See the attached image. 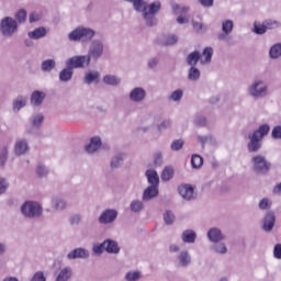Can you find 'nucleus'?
I'll use <instances>...</instances> for the list:
<instances>
[{"label":"nucleus","mask_w":281,"mask_h":281,"mask_svg":"<svg viewBox=\"0 0 281 281\" xmlns=\"http://www.w3.org/2000/svg\"><path fill=\"white\" fill-rule=\"evenodd\" d=\"M247 95L252 98V100H260L261 98H267L269 95V86L263 79H255L246 90Z\"/></svg>","instance_id":"1"},{"label":"nucleus","mask_w":281,"mask_h":281,"mask_svg":"<svg viewBox=\"0 0 281 281\" xmlns=\"http://www.w3.org/2000/svg\"><path fill=\"white\" fill-rule=\"evenodd\" d=\"M19 32V22L12 16H4L0 20V33L5 38H12Z\"/></svg>","instance_id":"2"},{"label":"nucleus","mask_w":281,"mask_h":281,"mask_svg":"<svg viewBox=\"0 0 281 281\" xmlns=\"http://www.w3.org/2000/svg\"><path fill=\"white\" fill-rule=\"evenodd\" d=\"M21 212L26 218H40L43 216V205L38 201H26L22 204Z\"/></svg>","instance_id":"3"},{"label":"nucleus","mask_w":281,"mask_h":281,"mask_svg":"<svg viewBox=\"0 0 281 281\" xmlns=\"http://www.w3.org/2000/svg\"><path fill=\"white\" fill-rule=\"evenodd\" d=\"M95 36V30L87 26H78L74 31L68 34L69 41L78 42V41H92Z\"/></svg>","instance_id":"4"},{"label":"nucleus","mask_w":281,"mask_h":281,"mask_svg":"<svg viewBox=\"0 0 281 281\" xmlns=\"http://www.w3.org/2000/svg\"><path fill=\"white\" fill-rule=\"evenodd\" d=\"M252 170L257 175H269L271 170V161L267 160V157L257 154L251 157Z\"/></svg>","instance_id":"5"},{"label":"nucleus","mask_w":281,"mask_h":281,"mask_svg":"<svg viewBox=\"0 0 281 281\" xmlns=\"http://www.w3.org/2000/svg\"><path fill=\"white\" fill-rule=\"evenodd\" d=\"M171 12L176 14L177 19L176 22L178 25H186V23H190V7L188 5H181L177 2H171Z\"/></svg>","instance_id":"6"},{"label":"nucleus","mask_w":281,"mask_h":281,"mask_svg":"<svg viewBox=\"0 0 281 281\" xmlns=\"http://www.w3.org/2000/svg\"><path fill=\"white\" fill-rule=\"evenodd\" d=\"M159 10H161L160 1H154L147 4L144 20L149 27H153V25H157V18H155V14H158Z\"/></svg>","instance_id":"7"},{"label":"nucleus","mask_w":281,"mask_h":281,"mask_svg":"<svg viewBox=\"0 0 281 281\" xmlns=\"http://www.w3.org/2000/svg\"><path fill=\"white\" fill-rule=\"evenodd\" d=\"M90 63L91 60H100L101 56H104V42L102 40H93L88 48V55H86Z\"/></svg>","instance_id":"8"},{"label":"nucleus","mask_w":281,"mask_h":281,"mask_svg":"<svg viewBox=\"0 0 281 281\" xmlns=\"http://www.w3.org/2000/svg\"><path fill=\"white\" fill-rule=\"evenodd\" d=\"M31 127L26 130L27 135H37L38 131L43 128V124L45 122V115L41 112L33 113L29 119Z\"/></svg>","instance_id":"9"},{"label":"nucleus","mask_w":281,"mask_h":281,"mask_svg":"<svg viewBox=\"0 0 281 281\" xmlns=\"http://www.w3.org/2000/svg\"><path fill=\"white\" fill-rule=\"evenodd\" d=\"M89 65H91V61L87 55L72 56L66 60V67L70 69H85V67H89Z\"/></svg>","instance_id":"10"},{"label":"nucleus","mask_w":281,"mask_h":281,"mask_svg":"<svg viewBox=\"0 0 281 281\" xmlns=\"http://www.w3.org/2000/svg\"><path fill=\"white\" fill-rule=\"evenodd\" d=\"M115 221H117V210L115 209H105L98 218L100 225H111Z\"/></svg>","instance_id":"11"},{"label":"nucleus","mask_w":281,"mask_h":281,"mask_svg":"<svg viewBox=\"0 0 281 281\" xmlns=\"http://www.w3.org/2000/svg\"><path fill=\"white\" fill-rule=\"evenodd\" d=\"M13 153L15 157H24L30 153V143L25 138H18L13 145Z\"/></svg>","instance_id":"12"},{"label":"nucleus","mask_w":281,"mask_h":281,"mask_svg":"<svg viewBox=\"0 0 281 281\" xmlns=\"http://www.w3.org/2000/svg\"><path fill=\"white\" fill-rule=\"evenodd\" d=\"M234 32V21L224 20L222 21V33L217 35L218 41H229V36Z\"/></svg>","instance_id":"13"},{"label":"nucleus","mask_w":281,"mask_h":281,"mask_svg":"<svg viewBox=\"0 0 281 281\" xmlns=\"http://www.w3.org/2000/svg\"><path fill=\"white\" fill-rule=\"evenodd\" d=\"M90 254L89 250L83 247L75 248L74 250L69 251L66 256L67 260H87Z\"/></svg>","instance_id":"14"},{"label":"nucleus","mask_w":281,"mask_h":281,"mask_svg":"<svg viewBox=\"0 0 281 281\" xmlns=\"http://www.w3.org/2000/svg\"><path fill=\"white\" fill-rule=\"evenodd\" d=\"M128 99L131 102L135 104H139V102H144L146 100V89L142 87H135L130 91Z\"/></svg>","instance_id":"15"},{"label":"nucleus","mask_w":281,"mask_h":281,"mask_svg":"<svg viewBox=\"0 0 281 281\" xmlns=\"http://www.w3.org/2000/svg\"><path fill=\"white\" fill-rule=\"evenodd\" d=\"M206 238L210 243H222L225 240V233L218 227H211L206 233Z\"/></svg>","instance_id":"16"},{"label":"nucleus","mask_w":281,"mask_h":281,"mask_svg":"<svg viewBox=\"0 0 281 281\" xmlns=\"http://www.w3.org/2000/svg\"><path fill=\"white\" fill-rule=\"evenodd\" d=\"M67 200L60 195H53L50 198V207L54 212H63L67 209Z\"/></svg>","instance_id":"17"},{"label":"nucleus","mask_w":281,"mask_h":281,"mask_svg":"<svg viewBox=\"0 0 281 281\" xmlns=\"http://www.w3.org/2000/svg\"><path fill=\"white\" fill-rule=\"evenodd\" d=\"M102 147V138L100 136H93L90 138L89 143L86 144L85 150L88 155H93V153H98Z\"/></svg>","instance_id":"18"},{"label":"nucleus","mask_w":281,"mask_h":281,"mask_svg":"<svg viewBox=\"0 0 281 281\" xmlns=\"http://www.w3.org/2000/svg\"><path fill=\"white\" fill-rule=\"evenodd\" d=\"M248 151L249 153H258L260 148H262V138L256 136V134L248 135Z\"/></svg>","instance_id":"19"},{"label":"nucleus","mask_w":281,"mask_h":281,"mask_svg":"<svg viewBox=\"0 0 281 281\" xmlns=\"http://www.w3.org/2000/svg\"><path fill=\"white\" fill-rule=\"evenodd\" d=\"M178 192L180 196L184 199V201H192L194 199V187L191 184H182L178 188Z\"/></svg>","instance_id":"20"},{"label":"nucleus","mask_w":281,"mask_h":281,"mask_svg":"<svg viewBox=\"0 0 281 281\" xmlns=\"http://www.w3.org/2000/svg\"><path fill=\"white\" fill-rule=\"evenodd\" d=\"M276 225V214L273 212H268L262 222V228L265 232H271Z\"/></svg>","instance_id":"21"},{"label":"nucleus","mask_w":281,"mask_h":281,"mask_svg":"<svg viewBox=\"0 0 281 281\" xmlns=\"http://www.w3.org/2000/svg\"><path fill=\"white\" fill-rule=\"evenodd\" d=\"M177 262L179 267H190V265H192V257L190 256V251H180L177 256Z\"/></svg>","instance_id":"22"},{"label":"nucleus","mask_w":281,"mask_h":281,"mask_svg":"<svg viewBox=\"0 0 281 281\" xmlns=\"http://www.w3.org/2000/svg\"><path fill=\"white\" fill-rule=\"evenodd\" d=\"M159 196V187L149 186L143 192V201H150L153 199H157Z\"/></svg>","instance_id":"23"},{"label":"nucleus","mask_w":281,"mask_h":281,"mask_svg":"<svg viewBox=\"0 0 281 281\" xmlns=\"http://www.w3.org/2000/svg\"><path fill=\"white\" fill-rule=\"evenodd\" d=\"M181 240L187 245H194L196 243V232L191 228L183 231L181 234Z\"/></svg>","instance_id":"24"},{"label":"nucleus","mask_w":281,"mask_h":281,"mask_svg":"<svg viewBox=\"0 0 281 281\" xmlns=\"http://www.w3.org/2000/svg\"><path fill=\"white\" fill-rule=\"evenodd\" d=\"M46 97L47 94L44 91L35 90L31 94V104L33 106H41V104H43V102L45 101Z\"/></svg>","instance_id":"25"},{"label":"nucleus","mask_w":281,"mask_h":281,"mask_svg":"<svg viewBox=\"0 0 281 281\" xmlns=\"http://www.w3.org/2000/svg\"><path fill=\"white\" fill-rule=\"evenodd\" d=\"M126 3H133V8L136 12H140L143 15V19H145L146 14V8L148 5L147 1L144 0H124Z\"/></svg>","instance_id":"26"},{"label":"nucleus","mask_w":281,"mask_h":281,"mask_svg":"<svg viewBox=\"0 0 281 281\" xmlns=\"http://www.w3.org/2000/svg\"><path fill=\"white\" fill-rule=\"evenodd\" d=\"M71 276H74V270L71 269V267H69V266L64 267L57 273L55 281H69V280H71Z\"/></svg>","instance_id":"27"},{"label":"nucleus","mask_w":281,"mask_h":281,"mask_svg":"<svg viewBox=\"0 0 281 281\" xmlns=\"http://www.w3.org/2000/svg\"><path fill=\"white\" fill-rule=\"evenodd\" d=\"M24 106H27V97L25 95H18L12 103V109L14 113H19L21 109H24Z\"/></svg>","instance_id":"28"},{"label":"nucleus","mask_w":281,"mask_h":281,"mask_svg":"<svg viewBox=\"0 0 281 281\" xmlns=\"http://www.w3.org/2000/svg\"><path fill=\"white\" fill-rule=\"evenodd\" d=\"M212 56H214V48L205 47L202 54H200L201 65H210L212 63Z\"/></svg>","instance_id":"29"},{"label":"nucleus","mask_w":281,"mask_h":281,"mask_svg":"<svg viewBox=\"0 0 281 281\" xmlns=\"http://www.w3.org/2000/svg\"><path fill=\"white\" fill-rule=\"evenodd\" d=\"M29 38H32L33 41H38L41 38H45L47 36V29L40 26L33 31H30L27 33Z\"/></svg>","instance_id":"30"},{"label":"nucleus","mask_w":281,"mask_h":281,"mask_svg":"<svg viewBox=\"0 0 281 281\" xmlns=\"http://www.w3.org/2000/svg\"><path fill=\"white\" fill-rule=\"evenodd\" d=\"M104 249L108 254H119L120 245L113 239H106L103 241Z\"/></svg>","instance_id":"31"},{"label":"nucleus","mask_w":281,"mask_h":281,"mask_svg":"<svg viewBox=\"0 0 281 281\" xmlns=\"http://www.w3.org/2000/svg\"><path fill=\"white\" fill-rule=\"evenodd\" d=\"M149 186L159 187V173L155 169H148L145 173Z\"/></svg>","instance_id":"32"},{"label":"nucleus","mask_w":281,"mask_h":281,"mask_svg":"<svg viewBox=\"0 0 281 281\" xmlns=\"http://www.w3.org/2000/svg\"><path fill=\"white\" fill-rule=\"evenodd\" d=\"M211 249L213 254H217V256H225L228 251L227 244H225L224 241L214 243Z\"/></svg>","instance_id":"33"},{"label":"nucleus","mask_w":281,"mask_h":281,"mask_svg":"<svg viewBox=\"0 0 281 281\" xmlns=\"http://www.w3.org/2000/svg\"><path fill=\"white\" fill-rule=\"evenodd\" d=\"M103 82L109 87H119V85L122 82V79H120V77L116 75H105L103 76Z\"/></svg>","instance_id":"34"},{"label":"nucleus","mask_w":281,"mask_h":281,"mask_svg":"<svg viewBox=\"0 0 281 281\" xmlns=\"http://www.w3.org/2000/svg\"><path fill=\"white\" fill-rule=\"evenodd\" d=\"M74 78V69L70 67H66L60 70L59 72V80L60 82H69Z\"/></svg>","instance_id":"35"},{"label":"nucleus","mask_w":281,"mask_h":281,"mask_svg":"<svg viewBox=\"0 0 281 281\" xmlns=\"http://www.w3.org/2000/svg\"><path fill=\"white\" fill-rule=\"evenodd\" d=\"M86 85H93V82H100V72L98 71H88L85 74L83 78Z\"/></svg>","instance_id":"36"},{"label":"nucleus","mask_w":281,"mask_h":281,"mask_svg":"<svg viewBox=\"0 0 281 281\" xmlns=\"http://www.w3.org/2000/svg\"><path fill=\"white\" fill-rule=\"evenodd\" d=\"M269 131H271V126H269V124H261L257 131H255L252 134L257 137H259V139H265V137H267V135H269Z\"/></svg>","instance_id":"37"},{"label":"nucleus","mask_w":281,"mask_h":281,"mask_svg":"<svg viewBox=\"0 0 281 281\" xmlns=\"http://www.w3.org/2000/svg\"><path fill=\"white\" fill-rule=\"evenodd\" d=\"M269 57L271 60H278L281 57V43H277L270 47Z\"/></svg>","instance_id":"38"},{"label":"nucleus","mask_w":281,"mask_h":281,"mask_svg":"<svg viewBox=\"0 0 281 281\" xmlns=\"http://www.w3.org/2000/svg\"><path fill=\"white\" fill-rule=\"evenodd\" d=\"M130 209L134 214H139V212L144 211V200H133L130 204Z\"/></svg>","instance_id":"39"},{"label":"nucleus","mask_w":281,"mask_h":281,"mask_svg":"<svg viewBox=\"0 0 281 281\" xmlns=\"http://www.w3.org/2000/svg\"><path fill=\"white\" fill-rule=\"evenodd\" d=\"M56 69V60L54 59H46L42 61V71L49 74Z\"/></svg>","instance_id":"40"},{"label":"nucleus","mask_w":281,"mask_h":281,"mask_svg":"<svg viewBox=\"0 0 281 281\" xmlns=\"http://www.w3.org/2000/svg\"><path fill=\"white\" fill-rule=\"evenodd\" d=\"M196 137H198V142H199V144H201L202 148L205 147V144H214V136H212L211 134H209V135L198 134Z\"/></svg>","instance_id":"41"},{"label":"nucleus","mask_w":281,"mask_h":281,"mask_svg":"<svg viewBox=\"0 0 281 281\" xmlns=\"http://www.w3.org/2000/svg\"><path fill=\"white\" fill-rule=\"evenodd\" d=\"M199 60H201V53H199L196 50L193 53H190L187 57V63L191 67H194V65H196V63H199Z\"/></svg>","instance_id":"42"},{"label":"nucleus","mask_w":281,"mask_h":281,"mask_svg":"<svg viewBox=\"0 0 281 281\" xmlns=\"http://www.w3.org/2000/svg\"><path fill=\"white\" fill-rule=\"evenodd\" d=\"M175 177V169L172 167H165L161 172V180L162 181H170Z\"/></svg>","instance_id":"43"},{"label":"nucleus","mask_w":281,"mask_h":281,"mask_svg":"<svg viewBox=\"0 0 281 281\" xmlns=\"http://www.w3.org/2000/svg\"><path fill=\"white\" fill-rule=\"evenodd\" d=\"M177 43H179V36H177L176 34H169L167 36H165L164 41H162V45L165 46H170V45H177Z\"/></svg>","instance_id":"44"},{"label":"nucleus","mask_w":281,"mask_h":281,"mask_svg":"<svg viewBox=\"0 0 281 281\" xmlns=\"http://www.w3.org/2000/svg\"><path fill=\"white\" fill-rule=\"evenodd\" d=\"M188 78L189 80H192L193 82H195V80H199L201 78V70H199V68L194 66H191L188 72Z\"/></svg>","instance_id":"45"},{"label":"nucleus","mask_w":281,"mask_h":281,"mask_svg":"<svg viewBox=\"0 0 281 281\" xmlns=\"http://www.w3.org/2000/svg\"><path fill=\"white\" fill-rule=\"evenodd\" d=\"M272 205H273V200H271V198H262L259 201L258 207L259 210H271Z\"/></svg>","instance_id":"46"},{"label":"nucleus","mask_w":281,"mask_h":281,"mask_svg":"<svg viewBox=\"0 0 281 281\" xmlns=\"http://www.w3.org/2000/svg\"><path fill=\"white\" fill-rule=\"evenodd\" d=\"M15 21H16L18 25L25 23V21H27V11H25V9L19 10L15 13Z\"/></svg>","instance_id":"47"},{"label":"nucleus","mask_w":281,"mask_h":281,"mask_svg":"<svg viewBox=\"0 0 281 281\" xmlns=\"http://www.w3.org/2000/svg\"><path fill=\"white\" fill-rule=\"evenodd\" d=\"M168 128H172V120L170 119L161 121L157 126L158 133H164V131H168Z\"/></svg>","instance_id":"48"},{"label":"nucleus","mask_w":281,"mask_h":281,"mask_svg":"<svg viewBox=\"0 0 281 281\" xmlns=\"http://www.w3.org/2000/svg\"><path fill=\"white\" fill-rule=\"evenodd\" d=\"M142 278L140 271H128L125 273L126 281H138Z\"/></svg>","instance_id":"49"},{"label":"nucleus","mask_w":281,"mask_h":281,"mask_svg":"<svg viewBox=\"0 0 281 281\" xmlns=\"http://www.w3.org/2000/svg\"><path fill=\"white\" fill-rule=\"evenodd\" d=\"M191 166L192 168L199 169L201 168V166H203V157H201L200 155H192L191 157Z\"/></svg>","instance_id":"50"},{"label":"nucleus","mask_w":281,"mask_h":281,"mask_svg":"<svg viewBox=\"0 0 281 281\" xmlns=\"http://www.w3.org/2000/svg\"><path fill=\"white\" fill-rule=\"evenodd\" d=\"M183 98V90L177 89L169 95V100L171 102H181V99Z\"/></svg>","instance_id":"51"},{"label":"nucleus","mask_w":281,"mask_h":281,"mask_svg":"<svg viewBox=\"0 0 281 281\" xmlns=\"http://www.w3.org/2000/svg\"><path fill=\"white\" fill-rule=\"evenodd\" d=\"M153 159H154V166L156 168L164 166V154L161 151H156L153 156Z\"/></svg>","instance_id":"52"},{"label":"nucleus","mask_w":281,"mask_h":281,"mask_svg":"<svg viewBox=\"0 0 281 281\" xmlns=\"http://www.w3.org/2000/svg\"><path fill=\"white\" fill-rule=\"evenodd\" d=\"M270 135H271V138L274 139V142H281V124L272 127Z\"/></svg>","instance_id":"53"},{"label":"nucleus","mask_w":281,"mask_h":281,"mask_svg":"<svg viewBox=\"0 0 281 281\" xmlns=\"http://www.w3.org/2000/svg\"><path fill=\"white\" fill-rule=\"evenodd\" d=\"M192 26L194 32H196L198 34H201V32H207V26L203 25L202 22L192 20Z\"/></svg>","instance_id":"54"},{"label":"nucleus","mask_w":281,"mask_h":281,"mask_svg":"<svg viewBox=\"0 0 281 281\" xmlns=\"http://www.w3.org/2000/svg\"><path fill=\"white\" fill-rule=\"evenodd\" d=\"M186 144V140L183 138L175 139L172 140L170 148L171 150L179 151L181 148H183V145Z\"/></svg>","instance_id":"55"},{"label":"nucleus","mask_w":281,"mask_h":281,"mask_svg":"<svg viewBox=\"0 0 281 281\" xmlns=\"http://www.w3.org/2000/svg\"><path fill=\"white\" fill-rule=\"evenodd\" d=\"M124 161V154H119L114 156L111 160V168H120V164Z\"/></svg>","instance_id":"56"},{"label":"nucleus","mask_w":281,"mask_h":281,"mask_svg":"<svg viewBox=\"0 0 281 281\" xmlns=\"http://www.w3.org/2000/svg\"><path fill=\"white\" fill-rule=\"evenodd\" d=\"M8 188H10V182L8 179L0 177V196L8 192Z\"/></svg>","instance_id":"57"},{"label":"nucleus","mask_w":281,"mask_h":281,"mask_svg":"<svg viewBox=\"0 0 281 281\" xmlns=\"http://www.w3.org/2000/svg\"><path fill=\"white\" fill-rule=\"evenodd\" d=\"M164 221L166 225H172L175 223V213L172 211H166L164 213Z\"/></svg>","instance_id":"58"},{"label":"nucleus","mask_w":281,"mask_h":281,"mask_svg":"<svg viewBox=\"0 0 281 281\" xmlns=\"http://www.w3.org/2000/svg\"><path fill=\"white\" fill-rule=\"evenodd\" d=\"M254 32L255 34H265L267 32V26L265 22L263 23L255 22Z\"/></svg>","instance_id":"59"},{"label":"nucleus","mask_w":281,"mask_h":281,"mask_svg":"<svg viewBox=\"0 0 281 281\" xmlns=\"http://www.w3.org/2000/svg\"><path fill=\"white\" fill-rule=\"evenodd\" d=\"M263 23L266 25V30H276L281 25L280 22L276 20H266Z\"/></svg>","instance_id":"60"},{"label":"nucleus","mask_w":281,"mask_h":281,"mask_svg":"<svg viewBox=\"0 0 281 281\" xmlns=\"http://www.w3.org/2000/svg\"><path fill=\"white\" fill-rule=\"evenodd\" d=\"M43 19V13L41 12H33L29 15L30 23H36Z\"/></svg>","instance_id":"61"},{"label":"nucleus","mask_w":281,"mask_h":281,"mask_svg":"<svg viewBox=\"0 0 281 281\" xmlns=\"http://www.w3.org/2000/svg\"><path fill=\"white\" fill-rule=\"evenodd\" d=\"M31 281H47V278L43 271H37L33 274Z\"/></svg>","instance_id":"62"},{"label":"nucleus","mask_w":281,"mask_h":281,"mask_svg":"<svg viewBox=\"0 0 281 281\" xmlns=\"http://www.w3.org/2000/svg\"><path fill=\"white\" fill-rule=\"evenodd\" d=\"M273 257L276 258V260H281V244L274 245Z\"/></svg>","instance_id":"63"},{"label":"nucleus","mask_w":281,"mask_h":281,"mask_svg":"<svg viewBox=\"0 0 281 281\" xmlns=\"http://www.w3.org/2000/svg\"><path fill=\"white\" fill-rule=\"evenodd\" d=\"M36 172L38 175V177H45L48 172L47 167H45L44 165H38L36 168Z\"/></svg>","instance_id":"64"}]
</instances>
